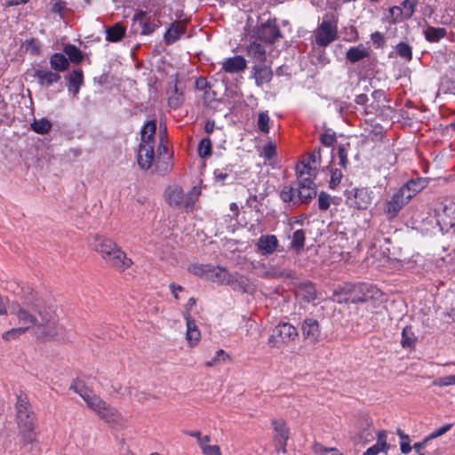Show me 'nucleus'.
<instances>
[{
    "instance_id": "21",
    "label": "nucleus",
    "mask_w": 455,
    "mask_h": 455,
    "mask_svg": "<svg viewBox=\"0 0 455 455\" xmlns=\"http://www.w3.org/2000/svg\"><path fill=\"white\" fill-rule=\"evenodd\" d=\"M427 185L424 179L411 180L404 184L400 190L403 191L404 195H410V200L419 191H421Z\"/></svg>"
},
{
    "instance_id": "24",
    "label": "nucleus",
    "mask_w": 455,
    "mask_h": 455,
    "mask_svg": "<svg viewBox=\"0 0 455 455\" xmlns=\"http://www.w3.org/2000/svg\"><path fill=\"white\" fill-rule=\"evenodd\" d=\"M253 70L256 84L259 86L270 82V80L272 79L273 73L271 68L268 67L255 66L253 68Z\"/></svg>"
},
{
    "instance_id": "20",
    "label": "nucleus",
    "mask_w": 455,
    "mask_h": 455,
    "mask_svg": "<svg viewBox=\"0 0 455 455\" xmlns=\"http://www.w3.org/2000/svg\"><path fill=\"white\" fill-rule=\"evenodd\" d=\"M186 26L183 22L178 21L173 23L164 34V41L166 44H173L176 42L185 32Z\"/></svg>"
},
{
    "instance_id": "5",
    "label": "nucleus",
    "mask_w": 455,
    "mask_h": 455,
    "mask_svg": "<svg viewBox=\"0 0 455 455\" xmlns=\"http://www.w3.org/2000/svg\"><path fill=\"white\" fill-rule=\"evenodd\" d=\"M199 195L200 189L196 187H194L188 194H185L178 185L170 186L165 191L166 201L170 205L186 209L193 206Z\"/></svg>"
},
{
    "instance_id": "47",
    "label": "nucleus",
    "mask_w": 455,
    "mask_h": 455,
    "mask_svg": "<svg viewBox=\"0 0 455 455\" xmlns=\"http://www.w3.org/2000/svg\"><path fill=\"white\" fill-rule=\"evenodd\" d=\"M301 292L304 291L305 294H303L304 299L307 302L312 301L315 299V289L312 284H306L300 291Z\"/></svg>"
},
{
    "instance_id": "52",
    "label": "nucleus",
    "mask_w": 455,
    "mask_h": 455,
    "mask_svg": "<svg viewBox=\"0 0 455 455\" xmlns=\"http://www.w3.org/2000/svg\"><path fill=\"white\" fill-rule=\"evenodd\" d=\"M24 47L27 52H29L31 54H37L40 50L39 43L36 39H31L27 41L24 44Z\"/></svg>"
},
{
    "instance_id": "25",
    "label": "nucleus",
    "mask_w": 455,
    "mask_h": 455,
    "mask_svg": "<svg viewBox=\"0 0 455 455\" xmlns=\"http://www.w3.org/2000/svg\"><path fill=\"white\" fill-rule=\"evenodd\" d=\"M156 131V124L155 121H148L141 130L140 144H155V134Z\"/></svg>"
},
{
    "instance_id": "2",
    "label": "nucleus",
    "mask_w": 455,
    "mask_h": 455,
    "mask_svg": "<svg viewBox=\"0 0 455 455\" xmlns=\"http://www.w3.org/2000/svg\"><path fill=\"white\" fill-rule=\"evenodd\" d=\"M16 422L19 435L23 444H29L36 441V415L31 408L29 399L26 394L20 392L16 395L15 402Z\"/></svg>"
},
{
    "instance_id": "9",
    "label": "nucleus",
    "mask_w": 455,
    "mask_h": 455,
    "mask_svg": "<svg viewBox=\"0 0 455 455\" xmlns=\"http://www.w3.org/2000/svg\"><path fill=\"white\" fill-rule=\"evenodd\" d=\"M338 37L337 24L331 20H323L315 31L317 45L326 47Z\"/></svg>"
},
{
    "instance_id": "10",
    "label": "nucleus",
    "mask_w": 455,
    "mask_h": 455,
    "mask_svg": "<svg viewBox=\"0 0 455 455\" xmlns=\"http://www.w3.org/2000/svg\"><path fill=\"white\" fill-rule=\"evenodd\" d=\"M347 202L351 206L356 209L365 210L371 205L373 202V195L368 188H355L353 189L351 196L347 197Z\"/></svg>"
},
{
    "instance_id": "18",
    "label": "nucleus",
    "mask_w": 455,
    "mask_h": 455,
    "mask_svg": "<svg viewBox=\"0 0 455 455\" xmlns=\"http://www.w3.org/2000/svg\"><path fill=\"white\" fill-rule=\"evenodd\" d=\"M222 69L227 73H239L246 68V60L243 56L236 55L222 61Z\"/></svg>"
},
{
    "instance_id": "30",
    "label": "nucleus",
    "mask_w": 455,
    "mask_h": 455,
    "mask_svg": "<svg viewBox=\"0 0 455 455\" xmlns=\"http://www.w3.org/2000/svg\"><path fill=\"white\" fill-rule=\"evenodd\" d=\"M302 159L306 160L307 164L311 165L309 170L313 173H318V170L321 165V150L320 148H315L314 151L307 156V157H303Z\"/></svg>"
},
{
    "instance_id": "35",
    "label": "nucleus",
    "mask_w": 455,
    "mask_h": 455,
    "mask_svg": "<svg viewBox=\"0 0 455 455\" xmlns=\"http://www.w3.org/2000/svg\"><path fill=\"white\" fill-rule=\"evenodd\" d=\"M124 33L125 29L120 24H116L107 29V39L110 42H118L124 37Z\"/></svg>"
},
{
    "instance_id": "42",
    "label": "nucleus",
    "mask_w": 455,
    "mask_h": 455,
    "mask_svg": "<svg viewBox=\"0 0 455 455\" xmlns=\"http://www.w3.org/2000/svg\"><path fill=\"white\" fill-rule=\"evenodd\" d=\"M305 234L302 230H297L293 233L291 238V247L294 249H300L304 246Z\"/></svg>"
},
{
    "instance_id": "40",
    "label": "nucleus",
    "mask_w": 455,
    "mask_h": 455,
    "mask_svg": "<svg viewBox=\"0 0 455 455\" xmlns=\"http://www.w3.org/2000/svg\"><path fill=\"white\" fill-rule=\"evenodd\" d=\"M26 332L25 328L16 327L4 331L2 334V339L5 341H10L18 339L20 336Z\"/></svg>"
},
{
    "instance_id": "36",
    "label": "nucleus",
    "mask_w": 455,
    "mask_h": 455,
    "mask_svg": "<svg viewBox=\"0 0 455 455\" xmlns=\"http://www.w3.org/2000/svg\"><path fill=\"white\" fill-rule=\"evenodd\" d=\"M280 196L285 203L299 204L297 188L292 187H284L280 193Z\"/></svg>"
},
{
    "instance_id": "59",
    "label": "nucleus",
    "mask_w": 455,
    "mask_h": 455,
    "mask_svg": "<svg viewBox=\"0 0 455 455\" xmlns=\"http://www.w3.org/2000/svg\"><path fill=\"white\" fill-rule=\"evenodd\" d=\"M338 153H339V164L345 168L347 164V152L343 147H339Z\"/></svg>"
},
{
    "instance_id": "58",
    "label": "nucleus",
    "mask_w": 455,
    "mask_h": 455,
    "mask_svg": "<svg viewBox=\"0 0 455 455\" xmlns=\"http://www.w3.org/2000/svg\"><path fill=\"white\" fill-rule=\"evenodd\" d=\"M410 443H411V440H410L409 436H408L407 440L401 439L400 449H401L402 453L407 454L411 451V446Z\"/></svg>"
},
{
    "instance_id": "14",
    "label": "nucleus",
    "mask_w": 455,
    "mask_h": 455,
    "mask_svg": "<svg viewBox=\"0 0 455 455\" xmlns=\"http://www.w3.org/2000/svg\"><path fill=\"white\" fill-rule=\"evenodd\" d=\"M299 187L297 188L299 203H307L316 196V188L314 180L306 179H298Z\"/></svg>"
},
{
    "instance_id": "11",
    "label": "nucleus",
    "mask_w": 455,
    "mask_h": 455,
    "mask_svg": "<svg viewBox=\"0 0 455 455\" xmlns=\"http://www.w3.org/2000/svg\"><path fill=\"white\" fill-rule=\"evenodd\" d=\"M410 201V195H404L400 189L387 201L384 212L388 219L395 218L400 210Z\"/></svg>"
},
{
    "instance_id": "53",
    "label": "nucleus",
    "mask_w": 455,
    "mask_h": 455,
    "mask_svg": "<svg viewBox=\"0 0 455 455\" xmlns=\"http://www.w3.org/2000/svg\"><path fill=\"white\" fill-rule=\"evenodd\" d=\"M432 384H433V386H435V387H447V386L454 385L453 384V377H452V375H450V376L438 378V379H435Z\"/></svg>"
},
{
    "instance_id": "12",
    "label": "nucleus",
    "mask_w": 455,
    "mask_h": 455,
    "mask_svg": "<svg viewBox=\"0 0 455 455\" xmlns=\"http://www.w3.org/2000/svg\"><path fill=\"white\" fill-rule=\"evenodd\" d=\"M300 330L303 339L308 340L309 343L315 344L319 341L321 330L316 319L312 317L305 318L301 323Z\"/></svg>"
},
{
    "instance_id": "8",
    "label": "nucleus",
    "mask_w": 455,
    "mask_h": 455,
    "mask_svg": "<svg viewBox=\"0 0 455 455\" xmlns=\"http://www.w3.org/2000/svg\"><path fill=\"white\" fill-rule=\"evenodd\" d=\"M10 313L16 316L20 327L25 328L27 331L33 326H37L39 329V323L36 316L28 311V308L25 306L24 302L19 303L13 301L9 305Z\"/></svg>"
},
{
    "instance_id": "48",
    "label": "nucleus",
    "mask_w": 455,
    "mask_h": 455,
    "mask_svg": "<svg viewBox=\"0 0 455 455\" xmlns=\"http://www.w3.org/2000/svg\"><path fill=\"white\" fill-rule=\"evenodd\" d=\"M331 203V197L328 194L322 192L318 196V206L322 211H326Z\"/></svg>"
},
{
    "instance_id": "23",
    "label": "nucleus",
    "mask_w": 455,
    "mask_h": 455,
    "mask_svg": "<svg viewBox=\"0 0 455 455\" xmlns=\"http://www.w3.org/2000/svg\"><path fill=\"white\" fill-rule=\"evenodd\" d=\"M247 54L259 62H264L267 60L265 47L257 42H253L247 46Z\"/></svg>"
},
{
    "instance_id": "15",
    "label": "nucleus",
    "mask_w": 455,
    "mask_h": 455,
    "mask_svg": "<svg viewBox=\"0 0 455 455\" xmlns=\"http://www.w3.org/2000/svg\"><path fill=\"white\" fill-rule=\"evenodd\" d=\"M154 145L140 144L137 161L141 169L148 170L151 167L154 160Z\"/></svg>"
},
{
    "instance_id": "60",
    "label": "nucleus",
    "mask_w": 455,
    "mask_h": 455,
    "mask_svg": "<svg viewBox=\"0 0 455 455\" xmlns=\"http://www.w3.org/2000/svg\"><path fill=\"white\" fill-rule=\"evenodd\" d=\"M65 8V3L61 0H53L52 12L55 13H60Z\"/></svg>"
},
{
    "instance_id": "17",
    "label": "nucleus",
    "mask_w": 455,
    "mask_h": 455,
    "mask_svg": "<svg viewBox=\"0 0 455 455\" xmlns=\"http://www.w3.org/2000/svg\"><path fill=\"white\" fill-rule=\"evenodd\" d=\"M183 315L187 322L186 339L188 344L191 347H194L199 342L201 339V333L197 328V325L196 324L195 320L192 319L190 314L188 312H184Z\"/></svg>"
},
{
    "instance_id": "28",
    "label": "nucleus",
    "mask_w": 455,
    "mask_h": 455,
    "mask_svg": "<svg viewBox=\"0 0 455 455\" xmlns=\"http://www.w3.org/2000/svg\"><path fill=\"white\" fill-rule=\"evenodd\" d=\"M424 34L428 42L437 43L446 36V29L443 28L428 27Z\"/></svg>"
},
{
    "instance_id": "39",
    "label": "nucleus",
    "mask_w": 455,
    "mask_h": 455,
    "mask_svg": "<svg viewBox=\"0 0 455 455\" xmlns=\"http://www.w3.org/2000/svg\"><path fill=\"white\" fill-rule=\"evenodd\" d=\"M269 116L267 112H259L258 115L257 125L258 128L264 133H268L269 132Z\"/></svg>"
},
{
    "instance_id": "13",
    "label": "nucleus",
    "mask_w": 455,
    "mask_h": 455,
    "mask_svg": "<svg viewBox=\"0 0 455 455\" xmlns=\"http://www.w3.org/2000/svg\"><path fill=\"white\" fill-rule=\"evenodd\" d=\"M281 36L279 28L275 21L267 20L258 28V37L266 43L272 44Z\"/></svg>"
},
{
    "instance_id": "34",
    "label": "nucleus",
    "mask_w": 455,
    "mask_h": 455,
    "mask_svg": "<svg viewBox=\"0 0 455 455\" xmlns=\"http://www.w3.org/2000/svg\"><path fill=\"white\" fill-rule=\"evenodd\" d=\"M416 341V337L411 326H406L403 329L402 331V340L401 344L404 348H411L414 347Z\"/></svg>"
},
{
    "instance_id": "16",
    "label": "nucleus",
    "mask_w": 455,
    "mask_h": 455,
    "mask_svg": "<svg viewBox=\"0 0 455 455\" xmlns=\"http://www.w3.org/2000/svg\"><path fill=\"white\" fill-rule=\"evenodd\" d=\"M279 245V242L274 235H261L257 243L259 252L263 256H268L275 251Z\"/></svg>"
},
{
    "instance_id": "29",
    "label": "nucleus",
    "mask_w": 455,
    "mask_h": 455,
    "mask_svg": "<svg viewBox=\"0 0 455 455\" xmlns=\"http://www.w3.org/2000/svg\"><path fill=\"white\" fill-rule=\"evenodd\" d=\"M310 167L311 165H307L306 160L302 159L296 166L297 178L314 180L317 173L311 172V170H309Z\"/></svg>"
},
{
    "instance_id": "27",
    "label": "nucleus",
    "mask_w": 455,
    "mask_h": 455,
    "mask_svg": "<svg viewBox=\"0 0 455 455\" xmlns=\"http://www.w3.org/2000/svg\"><path fill=\"white\" fill-rule=\"evenodd\" d=\"M369 56V52L362 45L351 47L346 53V58L352 63L357 62Z\"/></svg>"
},
{
    "instance_id": "19",
    "label": "nucleus",
    "mask_w": 455,
    "mask_h": 455,
    "mask_svg": "<svg viewBox=\"0 0 455 455\" xmlns=\"http://www.w3.org/2000/svg\"><path fill=\"white\" fill-rule=\"evenodd\" d=\"M34 76L41 85L46 87L60 79V76L57 72H52L48 69H36L35 70Z\"/></svg>"
},
{
    "instance_id": "22",
    "label": "nucleus",
    "mask_w": 455,
    "mask_h": 455,
    "mask_svg": "<svg viewBox=\"0 0 455 455\" xmlns=\"http://www.w3.org/2000/svg\"><path fill=\"white\" fill-rule=\"evenodd\" d=\"M274 429L275 431V439L278 446L285 451V446L289 438V433L283 422L274 421Z\"/></svg>"
},
{
    "instance_id": "61",
    "label": "nucleus",
    "mask_w": 455,
    "mask_h": 455,
    "mask_svg": "<svg viewBox=\"0 0 455 455\" xmlns=\"http://www.w3.org/2000/svg\"><path fill=\"white\" fill-rule=\"evenodd\" d=\"M371 40L377 46H381L384 44L383 35L379 32L371 34Z\"/></svg>"
},
{
    "instance_id": "32",
    "label": "nucleus",
    "mask_w": 455,
    "mask_h": 455,
    "mask_svg": "<svg viewBox=\"0 0 455 455\" xmlns=\"http://www.w3.org/2000/svg\"><path fill=\"white\" fill-rule=\"evenodd\" d=\"M416 3H417V0H404L403 2V9L395 6V7L391 8L390 12L392 13H395V12H403L404 17L409 19L413 14Z\"/></svg>"
},
{
    "instance_id": "43",
    "label": "nucleus",
    "mask_w": 455,
    "mask_h": 455,
    "mask_svg": "<svg viewBox=\"0 0 455 455\" xmlns=\"http://www.w3.org/2000/svg\"><path fill=\"white\" fill-rule=\"evenodd\" d=\"M227 359H228V355L225 353L224 350L220 349L216 352L213 358L211 361L207 362L205 365L207 367H212L221 362H225Z\"/></svg>"
},
{
    "instance_id": "6",
    "label": "nucleus",
    "mask_w": 455,
    "mask_h": 455,
    "mask_svg": "<svg viewBox=\"0 0 455 455\" xmlns=\"http://www.w3.org/2000/svg\"><path fill=\"white\" fill-rule=\"evenodd\" d=\"M299 336L297 329L289 323L277 324L272 331L268 344L272 347L280 348L295 341Z\"/></svg>"
},
{
    "instance_id": "1",
    "label": "nucleus",
    "mask_w": 455,
    "mask_h": 455,
    "mask_svg": "<svg viewBox=\"0 0 455 455\" xmlns=\"http://www.w3.org/2000/svg\"><path fill=\"white\" fill-rule=\"evenodd\" d=\"M23 302L36 316L39 329L44 335L54 338L61 333L62 327L58 324L56 307L52 303L35 295L27 297Z\"/></svg>"
},
{
    "instance_id": "64",
    "label": "nucleus",
    "mask_w": 455,
    "mask_h": 455,
    "mask_svg": "<svg viewBox=\"0 0 455 455\" xmlns=\"http://www.w3.org/2000/svg\"><path fill=\"white\" fill-rule=\"evenodd\" d=\"M210 441H211L210 435H202V437L199 438V441L197 442V443H198L200 449L202 450L203 447H205L206 445L209 444Z\"/></svg>"
},
{
    "instance_id": "26",
    "label": "nucleus",
    "mask_w": 455,
    "mask_h": 455,
    "mask_svg": "<svg viewBox=\"0 0 455 455\" xmlns=\"http://www.w3.org/2000/svg\"><path fill=\"white\" fill-rule=\"evenodd\" d=\"M83 84V72L80 69L74 70L69 75L68 90L76 96Z\"/></svg>"
},
{
    "instance_id": "55",
    "label": "nucleus",
    "mask_w": 455,
    "mask_h": 455,
    "mask_svg": "<svg viewBox=\"0 0 455 455\" xmlns=\"http://www.w3.org/2000/svg\"><path fill=\"white\" fill-rule=\"evenodd\" d=\"M336 141V137L331 133H323L321 136V142L327 147H331Z\"/></svg>"
},
{
    "instance_id": "33",
    "label": "nucleus",
    "mask_w": 455,
    "mask_h": 455,
    "mask_svg": "<svg viewBox=\"0 0 455 455\" xmlns=\"http://www.w3.org/2000/svg\"><path fill=\"white\" fill-rule=\"evenodd\" d=\"M31 129L38 134H46L52 129V124L45 118L35 119L31 124Z\"/></svg>"
},
{
    "instance_id": "54",
    "label": "nucleus",
    "mask_w": 455,
    "mask_h": 455,
    "mask_svg": "<svg viewBox=\"0 0 455 455\" xmlns=\"http://www.w3.org/2000/svg\"><path fill=\"white\" fill-rule=\"evenodd\" d=\"M203 455H221V451L219 445H206L201 450Z\"/></svg>"
},
{
    "instance_id": "44",
    "label": "nucleus",
    "mask_w": 455,
    "mask_h": 455,
    "mask_svg": "<svg viewBox=\"0 0 455 455\" xmlns=\"http://www.w3.org/2000/svg\"><path fill=\"white\" fill-rule=\"evenodd\" d=\"M183 102V95L182 92H178V89L175 88L174 92L168 99L169 105L173 108H179Z\"/></svg>"
},
{
    "instance_id": "49",
    "label": "nucleus",
    "mask_w": 455,
    "mask_h": 455,
    "mask_svg": "<svg viewBox=\"0 0 455 455\" xmlns=\"http://www.w3.org/2000/svg\"><path fill=\"white\" fill-rule=\"evenodd\" d=\"M342 179V172L338 170H331V180H330V188H335L341 181Z\"/></svg>"
},
{
    "instance_id": "3",
    "label": "nucleus",
    "mask_w": 455,
    "mask_h": 455,
    "mask_svg": "<svg viewBox=\"0 0 455 455\" xmlns=\"http://www.w3.org/2000/svg\"><path fill=\"white\" fill-rule=\"evenodd\" d=\"M93 249L101 256L107 264L112 267L124 271L132 265V260L113 240L97 235L94 239Z\"/></svg>"
},
{
    "instance_id": "56",
    "label": "nucleus",
    "mask_w": 455,
    "mask_h": 455,
    "mask_svg": "<svg viewBox=\"0 0 455 455\" xmlns=\"http://www.w3.org/2000/svg\"><path fill=\"white\" fill-rule=\"evenodd\" d=\"M387 450V449L376 443L373 446L368 448L363 455H378L380 451H386Z\"/></svg>"
},
{
    "instance_id": "46",
    "label": "nucleus",
    "mask_w": 455,
    "mask_h": 455,
    "mask_svg": "<svg viewBox=\"0 0 455 455\" xmlns=\"http://www.w3.org/2000/svg\"><path fill=\"white\" fill-rule=\"evenodd\" d=\"M443 214L451 219L450 224L452 226L455 224V203H450L443 207Z\"/></svg>"
},
{
    "instance_id": "45",
    "label": "nucleus",
    "mask_w": 455,
    "mask_h": 455,
    "mask_svg": "<svg viewBox=\"0 0 455 455\" xmlns=\"http://www.w3.org/2000/svg\"><path fill=\"white\" fill-rule=\"evenodd\" d=\"M397 53L402 57L406 59L407 60H411V48L404 43H400L396 46Z\"/></svg>"
},
{
    "instance_id": "63",
    "label": "nucleus",
    "mask_w": 455,
    "mask_h": 455,
    "mask_svg": "<svg viewBox=\"0 0 455 455\" xmlns=\"http://www.w3.org/2000/svg\"><path fill=\"white\" fill-rule=\"evenodd\" d=\"M169 287H170V289H171V291H172L175 299L178 300L179 299V295H178L179 291H183V287L180 286V285L175 284V283H171L169 285Z\"/></svg>"
},
{
    "instance_id": "41",
    "label": "nucleus",
    "mask_w": 455,
    "mask_h": 455,
    "mask_svg": "<svg viewBox=\"0 0 455 455\" xmlns=\"http://www.w3.org/2000/svg\"><path fill=\"white\" fill-rule=\"evenodd\" d=\"M276 155V145L273 141H268L263 148L260 156L267 160H270Z\"/></svg>"
},
{
    "instance_id": "7",
    "label": "nucleus",
    "mask_w": 455,
    "mask_h": 455,
    "mask_svg": "<svg viewBox=\"0 0 455 455\" xmlns=\"http://www.w3.org/2000/svg\"><path fill=\"white\" fill-rule=\"evenodd\" d=\"M207 278L220 284L234 285V289L246 291L248 280L237 273L231 274L226 268L212 266Z\"/></svg>"
},
{
    "instance_id": "50",
    "label": "nucleus",
    "mask_w": 455,
    "mask_h": 455,
    "mask_svg": "<svg viewBox=\"0 0 455 455\" xmlns=\"http://www.w3.org/2000/svg\"><path fill=\"white\" fill-rule=\"evenodd\" d=\"M452 427V424H446L443 426L442 427L435 429L429 435L427 436V440H432L434 438H437L443 435H444L446 432H448Z\"/></svg>"
},
{
    "instance_id": "37",
    "label": "nucleus",
    "mask_w": 455,
    "mask_h": 455,
    "mask_svg": "<svg viewBox=\"0 0 455 455\" xmlns=\"http://www.w3.org/2000/svg\"><path fill=\"white\" fill-rule=\"evenodd\" d=\"M64 52L68 56L70 60L74 63H78L83 60L82 52L75 45L68 44L64 48Z\"/></svg>"
},
{
    "instance_id": "31",
    "label": "nucleus",
    "mask_w": 455,
    "mask_h": 455,
    "mask_svg": "<svg viewBox=\"0 0 455 455\" xmlns=\"http://www.w3.org/2000/svg\"><path fill=\"white\" fill-rule=\"evenodd\" d=\"M51 67L57 72L64 71L68 67L67 58L61 53H55L50 59Z\"/></svg>"
},
{
    "instance_id": "51",
    "label": "nucleus",
    "mask_w": 455,
    "mask_h": 455,
    "mask_svg": "<svg viewBox=\"0 0 455 455\" xmlns=\"http://www.w3.org/2000/svg\"><path fill=\"white\" fill-rule=\"evenodd\" d=\"M211 267H212V265L193 266L192 268H191V271L195 275H200V276L205 275L207 277V275L210 273Z\"/></svg>"
},
{
    "instance_id": "38",
    "label": "nucleus",
    "mask_w": 455,
    "mask_h": 455,
    "mask_svg": "<svg viewBox=\"0 0 455 455\" xmlns=\"http://www.w3.org/2000/svg\"><path fill=\"white\" fill-rule=\"evenodd\" d=\"M198 155L202 158L212 155V141L209 138L203 139L198 145Z\"/></svg>"
},
{
    "instance_id": "4",
    "label": "nucleus",
    "mask_w": 455,
    "mask_h": 455,
    "mask_svg": "<svg viewBox=\"0 0 455 455\" xmlns=\"http://www.w3.org/2000/svg\"><path fill=\"white\" fill-rule=\"evenodd\" d=\"M71 388L84 399L91 410L95 411L106 422H117L121 419V414L115 408L111 407L87 387L77 384Z\"/></svg>"
},
{
    "instance_id": "57",
    "label": "nucleus",
    "mask_w": 455,
    "mask_h": 455,
    "mask_svg": "<svg viewBox=\"0 0 455 455\" xmlns=\"http://www.w3.org/2000/svg\"><path fill=\"white\" fill-rule=\"evenodd\" d=\"M377 443L382 445L386 449H388V444L387 443V433L384 430H380L377 434Z\"/></svg>"
},
{
    "instance_id": "62",
    "label": "nucleus",
    "mask_w": 455,
    "mask_h": 455,
    "mask_svg": "<svg viewBox=\"0 0 455 455\" xmlns=\"http://www.w3.org/2000/svg\"><path fill=\"white\" fill-rule=\"evenodd\" d=\"M155 29H156V25H154L152 23H149V22H146V23L143 24V27H142V34L149 35Z\"/></svg>"
}]
</instances>
